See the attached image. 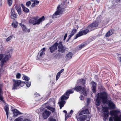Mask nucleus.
Masks as SVG:
<instances>
[{
	"label": "nucleus",
	"instance_id": "obj_46",
	"mask_svg": "<svg viewBox=\"0 0 121 121\" xmlns=\"http://www.w3.org/2000/svg\"><path fill=\"white\" fill-rule=\"evenodd\" d=\"M60 77V76H59L57 75H56V80H58Z\"/></svg>",
	"mask_w": 121,
	"mask_h": 121
},
{
	"label": "nucleus",
	"instance_id": "obj_38",
	"mask_svg": "<svg viewBox=\"0 0 121 121\" xmlns=\"http://www.w3.org/2000/svg\"><path fill=\"white\" fill-rule=\"evenodd\" d=\"M31 84L30 82H27L26 84V86L28 87H29Z\"/></svg>",
	"mask_w": 121,
	"mask_h": 121
},
{
	"label": "nucleus",
	"instance_id": "obj_42",
	"mask_svg": "<svg viewBox=\"0 0 121 121\" xmlns=\"http://www.w3.org/2000/svg\"><path fill=\"white\" fill-rule=\"evenodd\" d=\"M34 3L35 4H37L39 3V2L38 0H35L34 2Z\"/></svg>",
	"mask_w": 121,
	"mask_h": 121
},
{
	"label": "nucleus",
	"instance_id": "obj_35",
	"mask_svg": "<svg viewBox=\"0 0 121 121\" xmlns=\"http://www.w3.org/2000/svg\"><path fill=\"white\" fill-rule=\"evenodd\" d=\"M13 37L12 35H11L8 38L6 39V41H9Z\"/></svg>",
	"mask_w": 121,
	"mask_h": 121
},
{
	"label": "nucleus",
	"instance_id": "obj_31",
	"mask_svg": "<svg viewBox=\"0 0 121 121\" xmlns=\"http://www.w3.org/2000/svg\"><path fill=\"white\" fill-rule=\"evenodd\" d=\"M22 79L28 81L30 79L29 77L26 75H24L22 77Z\"/></svg>",
	"mask_w": 121,
	"mask_h": 121
},
{
	"label": "nucleus",
	"instance_id": "obj_28",
	"mask_svg": "<svg viewBox=\"0 0 121 121\" xmlns=\"http://www.w3.org/2000/svg\"><path fill=\"white\" fill-rule=\"evenodd\" d=\"M47 108L48 109L52 111V112H54L55 111V108H52L49 106H47Z\"/></svg>",
	"mask_w": 121,
	"mask_h": 121
},
{
	"label": "nucleus",
	"instance_id": "obj_53",
	"mask_svg": "<svg viewBox=\"0 0 121 121\" xmlns=\"http://www.w3.org/2000/svg\"><path fill=\"white\" fill-rule=\"evenodd\" d=\"M60 73H59V72H58L57 73V75L59 76H60Z\"/></svg>",
	"mask_w": 121,
	"mask_h": 121
},
{
	"label": "nucleus",
	"instance_id": "obj_61",
	"mask_svg": "<svg viewBox=\"0 0 121 121\" xmlns=\"http://www.w3.org/2000/svg\"><path fill=\"white\" fill-rule=\"evenodd\" d=\"M81 6H80V8H79V9H81Z\"/></svg>",
	"mask_w": 121,
	"mask_h": 121
},
{
	"label": "nucleus",
	"instance_id": "obj_40",
	"mask_svg": "<svg viewBox=\"0 0 121 121\" xmlns=\"http://www.w3.org/2000/svg\"><path fill=\"white\" fill-rule=\"evenodd\" d=\"M120 0H114L113 1L116 2V3H115V4H116L119 3L120 2Z\"/></svg>",
	"mask_w": 121,
	"mask_h": 121
},
{
	"label": "nucleus",
	"instance_id": "obj_39",
	"mask_svg": "<svg viewBox=\"0 0 121 121\" xmlns=\"http://www.w3.org/2000/svg\"><path fill=\"white\" fill-rule=\"evenodd\" d=\"M31 4V2L30 1H29L26 3V5L27 7L29 6Z\"/></svg>",
	"mask_w": 121,
	"mask_h": 121
},
{
	"label": "nucleus",
	"instance_id": "obj_63",
	"mask_svg": "<svg viewBox=\"0 0 121 121\" xmlns=\"http://www.w3.org/2000/svg\"><path fill=\"white\" fill-rule=\"evenodd\" d=\"M51 22H52V21H51Z\"/></svg>",
	"mask_w": 121,
	"mask_h": 121
},
{
	"label": "nucleus",
	"instance_id": "obj_49",
	"mask_svg": "<svg viewBox=\"0 0 121 121\" xmlns=\"http://www.w3.org/2000/svg\"><path fill=\"white\" fill-rule=\"evenodd\" d=\"M35 4L34 2V3H33L32 4V5H31V7H35Z\"/></svg>",
	"mask_w": 121,
	"mask_h": 121
},
{
	"label": "nucleus",
	"instance_id": "obj_3",
	"mask_svg": "<svg viewBox=\"0 0 121 121\" xmlns=\"http://www.w3.org/2000/svg\"><path fill=\"white\" fill-rule=\"evenodd\" d=\"M120 112L118 109L110 111L109 114L111 117H110L109 121H121V114L118 116Z\"/></svg>",
	"mask_w": 121,
	"mask_h": 121
},
{
	"label": "nucleus",
	"instance_id": "obj_15",
	"mask_svg": "<svg viewBox=\"0 0 121 121\" xmlns=\"http://www.w3.org/2000/svg\"><path fill=\"white\" fill-rule=\"evenodd\" d=\"M84 114H90V113L89 111L88 110L86 109L82 110L81 112H79L77 113V115H78V116H80Z\"/></svg>",
	"mask_w": 121,
	"mask_h": 121
},
{
	"label": "nucleus",
	"instance_id": "obj_5",
	"mask_svg": "<svg viewBox=\"0 0 121 121\" xmlns=\"http://www.w3.org/2000/svg\"><path fill=\"white\" fill-rule=\"evenodd\" d=\"M38 17L37 16L34 17L30 19L29 22L30 23L33 24L34 25L36 24L39 25L41 22L43 21L45 19V18L43 16L40 18L38 19Z\"/></svg>",
	"mask_w": 121,
	"mask_h": 121
},
{
	"label": "nucleus",
	"instance_id": "obj_45",
	"mask_svg": "<svg viewBox=\"0 0 121 121\" xmlns=\"http://www.w3.org/2000/svg\"><path fill=\"white\" fill-rule=\"evenodd\" d=\"M4 56L2 54H0V60Z\"/></svg>",
	"mask_w": 121,
	"mask_h": 121
},
{
	"label": "nucleus",
	"instance_id": "obj_55",
	"mask_svg": "<svg viewBox=\"0 0 121 121\" xmlns=\"http://www.w3.org/2000/svg\"><path fill=\"white\" fill-rule=\"evenodd\" d=\"M89 99H87V102L88 104L89 103Z\"/></svg>",
	"mask_w": 121,
	"mask_h": 121
},
{
	"label": "nucleus",
	"instance_id": "obj_43",
	"mask_svg": "<svg viewBox=\"0 0 121 121\" xmlns=\"http://www.w3.org/2000/svg\"><path fill=\"white\" fill-rule=\"evenodd\" d=\"M23 121H31L30 119H24Z\"/></svg>",
	"mask_w": 121,
	"mask_h": 121
},
{
	"label": "nucleus",
	"instance_id": "obj_8",
	"mask_svg": "<svg viewBox=\"0 0 121 121\" xmlns=\"http://www.w3.org/2000/svg\"><path fill=\"white\" fill-rule=\"evenodd\" d=\"M74 89L78 92L81 90L82 93L84 95H86V91L85 87H82L81 86H78L74 88Z\"/></svg>",
	"mask_w": 121,
	"mask_h": 121
},
{
	"label": "nucleus",
	"instance_id": "obj_22",
	"mask_svg": "<svg viewBox=\"0 0 121 121\" xmlns=\"http://www.w3.org/2000/svg\"><path fill=\"white\" fill-rule=\"evenodd\" d=\"M85 81L83 79H79L78 80L77 82L78 85H81L82 84L84 85L85 83Z\"/></svg>",
	"mask_w": 121,
	"mask_h": 121
},
{
	"label": "nucleus",
	"instance_id": "obj_14",
	"mask_svg": "<svg viewBox=\"0 0 121 121\" xmlns=\"http://www.w3.org/2000/svg\"><path fill=\"white\" fill-rule=\"evenodd\" d=\"M11 18L14 19L16 18L17 14L14 11V8H12L11 9Z\"/></svg>",
	"mask_w": 121,
	"mask_h": 121
},
{
	"label": "nucleus",
	"instance_id": "obj_18",
	"mask_svg": "<svg viewBox=\"0 0 121 121\" xmlns=\"http://www.w3.org/2000/svg\"><path fill=\"white\" fill-rule=\"evenodd\" d=\"M91 84L92 85V91L93 93H95V92L96 83L94 82H91Z\"/></svg>",
	"mask_w": 121,
	"mask_h": 121
},
{
	"label": "nucleus",
	"instance_id": "obj_47",
	"mask_svg": "<svg viewBox=\"0 0 121 121\" xmlns=\"http://www.w3.org/2000/svg\"><path fill=\"white\" fill-rule=\"evenodd\" d=\"M118 60L121 62V57L120 56L118 57Z\"/></svg>",
	"mask_w": 121,
	"mask_h": 121
},
{
	"label": "nucleus",
	"instance_id": "obj_36",
	"mask_svg": "<svg viewBox=\"0 0 121 121\" xmlns=\"http://www.w3.org/2000/svg\"><path fill=\"white\" fill-rule=\"evenodd\" d=\"M16 76L17 78L19 79L21 77V74L20 73H18L16 74Z\"/></svg>",
	"mask_w": 121,
	"mask_h": 121
},
{
	"label": "nucleus",
	"instance_id": "obj_48",
	"mask_svg": "<svg viewBox=\"0 0 121 121\" xmlns=\"http://www.w3.org/2000/svg\"><path fill=\"white\" fill-rule=\"evenodd\" d=\"M73 110H71L70 112H69V114H70V115H71V114L73 113Z\"/></svg>",
	"mask_w": 121,
	"mask_h": 121
},
{
	"label": "nucleus",
	"instance_id": "obj_21",
	"mask_svg": "<svg viewBox=\"0 0 121 121\" xmlns=\"http://www.w3.org/2000/svg\"><path fill=\"white\" fill-rule=\"evenodd\" d=\"M44 54V52L43 51L41 50L38 53V57L39 58H40L43 56Z\"/></svg>",
	"mask_w": 121,
	"mask_h": 121
},
{
	"label": "nucleus",
	"instance_id": "obj_30",
	"mask_svg": "<svg viewBox=\"0 0 121 121\" xmlns=\"http://www.w3.org/2000/svg\"><path fill=\"white\" fill-rule=\"evenodd\" d=\"M7 1V3L9 6H10L13 2V0H6Z\"/></svg>",
	"mask_w": 121,
	"mask_h": 121
},
{
	"label": "nucleus",
	"instance_id": "obj_34",
	"mask_svg": "<svg viewBox=\"0 0 121 121\" xmlns=\"http://www.w3.org/2000/svg\"><path fill=\"white\" fill-rule=\"evenodd\" d=\"M15 8L17 11L21 10V8L20 6L19 5H16Z\"/></svg>",
	"mask_w": 121,
	"mask_h": 121
},
{
	"label": "nucleus",
	"instance_id": "obj_1",
	"mask_svg": "<svg viewBox=\"0 0 121 121\" xmlns=\"http://www.w3.org/2000/svg\"><path fill=\"white\" fill-rule=\"evenodd\" d=\"M99 22V21L96 20L92 23L89 25L87 27V28L86 30L79 32L78 34L76 35L74 39H76L78 37L82 35L86 34L88 32L93 30L95 29V27L98 26Z\"/></svg>",
	"mask_w": 121,
	"mask_h": 121
},
{
	"label": "nucleus",
	"instance_id": "obj_37",
	"mask_svg": "<svg viewBox=\"0 0 121 121\" xmlns=\"http://www.w3.org/2000/svg\"><path fill=\"white\" fill-rule=\"evenodd\" d=\"M71 116V115H70L69 113V114H68L67 113L65 114V119L69 117H70Z\"/></svg>",
	"mask_w": 121,
	"mask_h": 121
},
{
	"label": "nucleus",
	"instance_id": "obj_29",
	"mask_svg": "<svg viewBox=\"0 0 121 121\" xmlns=\"http://www.w3.org/2000/svg\"><path fill=\"white\" fill-rule=\"evenodd\" d=\"M86 45V44L84 43H82L80 45L78 46L79 49H81Z\"/></svg>",
	"mask_w": 121,
	"mask_h": 121
},
{
	"label": "nucleus",
	"instance_id": "obj_33",
	"mask_svg": "<svg viewBox=\"0 0 121 121\" xmlns=\"http://www.w3.org/2000/svg\"><path fill=\"white\" fill-rule=\"evenodd\" d=\"M12 26L14 28H16L17 26V23L16 22H13L12 24Z\"/></svg>",
	"mask_w": 121,
	"mask_h": 121
},
{
	"label": "nucleus",
	"instance_id": "obj_57",
	"mask_svg": "<svg viewBox=\"0 0 121 121\" xmlns=\"http://www.w3.org/2000/svg\"><path fill=\"white\" fill-rule=\"evenodd\" d=\"M96 1L98 3H99V0H96Z\"/></svg>",
	"mask_w": 121,
	"mask_h": 121
},
{
	"label": "nucleus",
	"instance_id": "obj_44",
	"mask_svg": "<svg viewBox=\"0 0 121 121\" xmlns=\"http://www.w3.org/2000/svg\"><path fill=\"white\" fill-rule=\"evenodd\" d=\"M67 34H66L64 36V40H65V39L67 37Z\"/></svg>",
	"mask_w": 121,
	"mask_h": 121
},
{
	"label": "nucleus",
	"instance_id": "obj_10",
	"mask_svg": "<svg viewBox=\"0 0 121 121\" xmlns=\"http://www.w3.org/2000/svg\"><path fill=\"white\" fill-rule=\"evenodd\" d=\"M51 113V112L45 110L43 111L42 115L44 119H47Z\"/></svg>",
	"mask_w": 121,
	"mask_h": 121
},
{
	"label": "nucleus",
	"instance_id": "obj_24",
	"mask_svg": "<svg viewBox=\"0 0 121 121\" xmlns=\"http://www.w3.org/2000/svg\"><path fill=\"white\" fill-rule=\"evenodd\" d=\"M73 54L72 52H69L66 55V57L67 59L71 58L72 57Z\"/></svg>",
	"mask_w": 121,
	"mask_h": 121
},
{
	"label": "nucleus",
	"instance_id": "obj_4",
	"mask_svg": "<svg viewBox=\"0 0 121 121\" xmlns=\"http://www.w3.org/2000/svg\"><path fill=\"white\" fill-rule=\"evenodd\" d=\"M73 92V90L70 89L68 90L66 92L65 94L62 96L61 97V101L58 102L60 109L63 107L66 102L64 100V99H67L69 97V94H70L72 93Z\"/></svg>",
	"mask_w": 121,
	"mask_h": 121
},
{
	"label": "nucleus",
	"instance_id": "obj_64",
	"mask_svg": "<svg viewBox=\"0 0 121 121\" xmlns=\"http://www.w3.org/2000/svg\"><path fill=\"white\" fill-rule=\"evenodd\" d=\"M51 22H52V21H51Z\"/></svg>",
	"mask_w": 121,
	"mask_h": 121
},
{
	"label": "nucleus",
	"instance_id": "obj_58",
	"mask_svg": "<svg viewBox=\"0 0 121 121\" xmlns=\"http://www.w3.org/2000/svg\"><path fill=\"white\" fill-rule=\"evenodd\" d=\"M1 4V0H0V5Z\"/></svg>",
	"mask_w": 121,
	"mask_h": 121
},
{
	"label": "nucleus",
	"instance_id": "obj_20",
	"mask_svg": "<svg viewBox=\"0 0 121 121\" xmlns=\"http://www.w3.org/2000/svg\"><path fill=\"white\" fill-rule=\"evenodd\" d=\"M114 32L113 29H112L109 30L106 34L105 36L108 37L112 34Z\"/></svg>",
	"mask_w": 121,
	"mask_h": 121
},
{
	"label": "nucleus",
	"instance_id": "obj_56",
	"mask_svg": "<svg viewBox=\"0 0 121 121\" xmlns=\"http://www.w3.org/2000/svg\"><path fill=\"white\" fill-rule=\"evenodd\" d=\"M27 32H29L30 31V29H28L27 30Z\"/></svg>",
	"mask_w": 121,
	"mask_h": 121
},
{
	"label": "nucleus",
	"instance_id": "obj_7",
	"mask_svg": "<svg viewBox=\"0 0 121 121\" xmlns=\"http://www.w3.org/2000/svg\"><path fill=\"white\" fill-rule=\"evenodd\" d=\"M25 84L26 83L24 82H22L20 80L16 81L13 84L12 89H17V88L19 86H22L24 84Z\"/></svg>",
	"mask_w": 121,
	"mask_h": 121
},
{
	"label": "nucleus",
	"instance_id": "obj_9",
	"mask_svg": "<svg viewBox=\"0 0 121 121\" xmlns=\"http://www.w3.org/2000/svg\"><path fill=\"white\" fill-rule=\"evenodd\" d=\"M57 46L58 48V51L60 52H64L65 49V47L63 46L61 41H60L58 43Z\"/></svg>",
	"mask_w": 121,
	"mask_h": 121
},
{
	"label": "nucleus",
	"instance_id": "obj_54",
	"mask_svg": "<svg viewBox=\"0 0 121 121\" xmlns=\"http://www.w3.org/2000/svg\"><path fill=\"white\" fill-rule=\"evenodd\" d=\"M63 112H64L65 113V114L67 113V112L66 110H64L63 111Z\"/></svg>",
	"mask_w": 121,
	"mask_h": 121
},
{
	"label": "nucleus",
	"instance_id": "obj_19",
	"mask_svg": "<svg viewBox=\"0 0 121 121\" xmlns=\"http://www.w3.org/2000/svg\"><path fill=\"white\" fill-rule=\"evenodd\" d=\"M13 112V117H17L18 115L21 114V113L16 109L12 110Z\"/></svg>",
	"mask_w": 121,
	"mask_h": 121
},
{
	"label": "nucleus",
	"instance_id": "obj_11",
	"mask_svg": "<svg viewBox=\"0 0 121 121\" xmlns=\"http://www.w3.org/2000/svg\"><path fill=\"white\" fill-rule=\"evenodd\" d=\"M10 57V54L6 55L4 57L3 59L1 61V64L0 66L1 67L3 66L5 62L7 60L9 59Z\"/></svg>",
	"mask_w": 121,
	"mask_h": 121
},
{
	"label": "nucleus",
	"instance_id": "obj_51",
	"mask_svg": "<svg viewBox=\"0 0 121 121\" xmlns=\"http://www.w3.org/2000/svg\"><path fill=\"white\" fill-rule=\"evenodd\" d=\"M80 99L81 100H82L83 99V97L82 95L80 96Z\"/></svg>",
	"mask_w": 121,
	"mask_h": 121
},
{
	"label": "nucleus",
	"instance_id": "obj_27",
	"mask_svg": "<svg viewBox=\"0 0 121 121\" xmlns=\"http://www.w3.org/2000/svg\"><path fill=\"white\" fill-rule=\"evenodd\" d=\"M77 31V30L76 29H73L71 32V34L69 36L70 37V38L71 37L76 33Z\"/></svg>",
	"mask_w": 121,
	"mask_h": 121
},
{
	"label": "nucleus",
	"instance_id": "obj_62",
	"mask_svg": "<svg viewBox=\"0 0 121 121\" xmlns=\"http://www.w3.org/2000/svg\"><path fill=\"white\" fill-rule=\"evenodd\" d=\"M120 2H121V0H120Z\"/></svg>",
	"mask_w": 121,
	"mask_h": 121
},
{
	"label": "nucleus",
	"instance_id": "obj_26",
	"mask_svg": "<svg viewBox=\"0 0 121 121\" xmlns=\"http://www.w3.org/2000/svg\"><path fill=\"white\" fill-rule=\"evenodd\" d=\"M4 109L6 112V113L7 116V119H8L9 115V107L8 106H6L4 107Z\"/></svg>",
	"mask_w": 121,
	"mask_h": 121
},
{
	"label": "nucleus",
	"instance_id": "obj_52",
	"mask_svg": "<svg viewBox=\"0 0 121 121\" xmlns=\"http://www.w3.org/2000/svg\"><path fill=\"white\" fill-rule=\"evenodd\" d=\"M45 48H43L42 49V50H42V51H43V52H44V51L45 50Z\"/></svg>",
	"mask_w": 121,
	"mask_h": 121
},
{
	"label": "nucleus",
	"instance_id": "obj_25",
	"mask_svg": "<svg viewBox=\"0 0 121 121\" xmlns=\"http://www.w3.org/2000/svg\"><path fill=\"white\" fill-rule=\"evenodd\" d=\"M20 25L22 27L23 31L25 32L26 31L27 28L24 24L22 23H20Z\"/></svg>",
	"mask_w": 121,
	"mask_h": 121
},
{
	"label": "nucleus",
	"instance_id": "obj_32",
	"mask_svg": "<svg viewBox=\"0 0 121 121\" xmlns=\"http://www.w3.org/2000/svg\"><path fill=\"white\" fill-rule=\"evenodd\" d=\"M48 121H56V120L53 117H50L48 119Z\"/></svg>",
	"mask_w": 121,
	"mask_h": 121
},
{
	"label": "nucleus",
	"instance_id": "obj_50",
	"mask_svg": "<svg viewBox=\"0 0 121 121\" xmlns=\"http://www.w3.org/2000/svg\"><path fill=\"white\" fill-rule=\"evenodd\" d=\"M64 70V69H62L61 70H60V72H59V73H61Z\"/></svg>",
	"mask_w": 121,
	"mask_h": 121
},
{
	"label": "nucleus",
	"instance_id": "obj_23",
	"mask_svg": "<svg viewBox=\"0 0 121 121\" xmlns=\"http://www.w3.org/2000/svg\"><path fill=\"white\" fill-rule=\"evenodd\" d=\"M21 6L22 7L23 11L26 13H28L29 11V9L27 8L24 5L22 4H21Z\"/></svg>",
	"mask_w": 121,
	"mask_h": 121
},
{
	"label": "nucleus",
	"instance_id": "obj_6",
	"mask_svg": "<svg viewBox=\"0 0 121 121\" xmlns=\"http://www.w3.org/2000/svg\"><path fill=\"white\" fill-rule=\"evenodd\" d=\"M62 5L61 4L60 5H58L57 8V11L52 15V18H56L57 17V16L60 14L62 12V10L64 9L65 8V6L62 8Z\"/></svg>",
	"mask_w": 121,
	"mask_h": 121
},
{
	"label": "nucleus",
	"instance_id": "obj_59",
	"mask_svg": "<svg viewBox=\"0 0 121 121\" xmlns=\"http://www.w3.org/2000/svg\"><path fill=\"white\" fill-rule=\"evenodd\" d=\"M53 102L54 104H55V102L54 101H53Z\"/></svg>",
	"mask_w": 121,
	"mask_h": 121
},
{
	"label": "nucleus",
	"instance_id": "obj_2",
	"mask_svg": "<svg viewBox=\"0 0 121 121\" xmlns=\"http://www.w3.org/2000/svg\"><path fill=\"white\" fill-rule=\"evenodd\" d=\"M96 105L99 106L100 104V100L104 104L107 103V94L105 92H101L100 94L99 93L96 96Z\"/></svg>",
	"mask_w": 121,
	"mask_h": 121
},
{
	"label": "nucleus",
	"instance_id": "obj_41",
	"mask_svg": "<svg viewBox=\"0 0 121 121\" xmlns=\"http://www.w3.org/2000/svg\"><path fill=\"white\" fill-rule=\"evenodd\" d=\"M17 11V13L18 14L20 15L22 13V10H18V11Z\"/></svg>",
	"mask_w": 121,
	"mask_h": 121
},
{
	"label": "nucleus",
	"instance_id": "obj_60",
	"mask_svg": "<svg viewBox=\"0 0 121 121\" xmlns=\"http://www.w3.org/2000/svg\"><path fill=\"white\" fill-rule=\"evenodd\" d=\"M31 0L32 1V2H33V1H35V0Z\"/></svg>",
	"mask_w": 121,
	"mask_h": 121
},
{
	"label": "nucleus",
	"instance_id": "obj_12",
	"mask_svg": "<svg viewBox=\"0 0 121 121\" xmlns=\"http://www.w3.org/2000/svg\"><path fill=\"white\" fill-rule=\"evenodd\" d=\"M103 108V113L104 117H107L108 116V108L107 107H104L102 106Z\"/></svg>",
	"mask_w": 121,
	"mask_h": 121
},
{
	"label": "nucleus",
	"instance_id": "obj_17",
	"mask_svg": "<svg viewBox=\"0 0 121 121\" xmlns=\"http://www.w3.org/2000/svg\"><path fill=\"white\" fill-rule=\"evenodd\" d=\"M108 101V106L110 108L113 109L115 108V105L113 102L110 100Z\"/></svg>",
	"mask_w": 121,
	"mask_h": 121
},
{
	"label": "nucleus",
	"instance_id": "obj_13",
	"mask_svg": "<svg viewBox=\"0 0 121 121\" xmlns=\"http://www.w3.org/2000/svg\"><path fill=\"white\" fill-rule=\"evenodd\" d=\"M57 42H56L53 45L50 47L49 49L50 52L51 53H53L57 49Z\"/></svg>",
	"mask_w": 121,
	"mask_h": 121
},
{
	"label": "nucleus",
	"instance_id": "obj_16",
	"mask_svg": "<svg viewBox=\"0 0 121 121\" xmlns=\"http://www.w3.org/2000/svg\"><path fill=\"white\" fill-rule=\"evenodd\" d=\"M77 115V116L76 117L77 120L79 121H84L87 118L86 116L83 115L81 116L80 117H78Z\"/></svg>",
	"mask_w": 121,
	"mask_h": 121
}]
</instances>
